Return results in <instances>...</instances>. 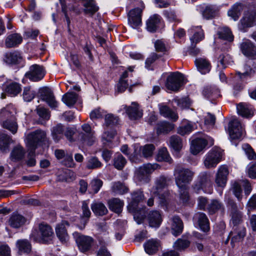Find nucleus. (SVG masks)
Wrapping results in <instances>:
<instances>
[{
	"label": "nucleus",
	"instance_id": "f257e3e1",
	"mask_svg": "<svg viewBox=\"0 0 256 256\" xmlns=\"http://www.w3.org/2000/svg\"><path fill=\"white\" fill-rule=\"evenodd\" d=\"M132 200L129 205L130 210L133 212L134 218L138 224H140L146 217L144 208H138V204L144 200L143 192L141 190L134 192L132 194Z\"/></svg>",
	"mask_w": 256,
	"mask_h": 256
},
{
	"label": "nucleus",
	"instance_id": "79ce46f5",
	"mask_svg": "<svg viewBox=\"0 0 256 256\" xmlns=\"http://www.w3.org/2000/svg\"><path fill=\"white\" fill-rule=\"evenodd\" d=\"M16 247L20 254L28 253L31 250V244L26 240H18L16 242Z\"/></svg>",
	"mask_w": 256,
	"mask_h": 256
},
{
	"label": "nucleus",
	"instance_id": "a18cd8bd",
	"mask_svg": "<svg viewBox=\"0 0 256 256\" xmlns=\"http://www.w3.org/2000/svg\"><path fill=\"white\" fill-rule=\"evenodd\" d=\"M84 13L90 16H92L98 10V7L96 6L95 2L93 0L88 1L84 4Z\"/></svg>",
	"mask_w": 256,
	"mask_h": 256
},
{
	"label": "nucleus",
	"instance_id": "a211bd4d",
	"mask_svg": "<svg viewBox=\"0 0 256 256\" xmlns=\"http://www.w3.org/2000/svg\"><path fill=\"white\" fill-rule=\"evenodd\" d=\"M207 141L202 138H196L192 141L190 146V152L196 155L202 151L207 145Z\"/></svg>",
	"mask_w": 256,
	"mask_h": 256
},
{
	"label": "nucleus",
	"instance_id": "69168bd1",
	"mask_svg": "<svg viewBox=\"0 0 256 256\" xmlns=\"http://www.w3.org/2000/svg\"><path fill=\"white\" fill-rule=\"evenodd\" d=\"M105 112L98 108L92 111L90 114V118L92 120L100 118H102Z\"/></svg>",
	"mask_w": 256,
	"mask_h": 256
},
{
	"label": "nucleus",
	"instance_id": "72a5a7b5",
	"mask_svg": "<svg viewBox=\"0 0 256 256\" xmlns=\"http://www.w3.org/2000/svg\"><path fill=\"white\" fill-rule=\"evenodd\" d=\"M254 114V110L252 106L241 103V116L246 118H251Z\"/></svg>",
	"mask_w": 256,
	"mask_h": 256
},
{
	"label": "nucleus",
	"instance_id": "9d476101",
	"mask_svg": "<svg viewBox=\"0 0 256 256\" xmlns=\"http://www.w3.org/2000/svg\"><path fill=\"white\" fill-rule=\"evenodd\" d=\"M78 248L81 252H85L88 250L93 242V238L88 236L80 235L78 232L73 233Z\"/></svg>",
	"mask_w": 256,
	"mask_h": 256
},
{
	"label": "nucleus",
	"instance_id": "ea45409f",
	"mask_svg": "<svg viewBox=\"0 0 256 256\" xmlns=\"http://www.w3.org/2000/svg\"><path fill=\"white\" fill-rule=\"evenodd\" d=\"M156 158L158 162H166L170 164L172 161L166 148H162L158 150Z\"/></svg>",
	"mask_w": 256,
	"mask_h": 256
},
{
	"label": "nucleus",
	"instance_id": "f704fd0d",
	"mask_svg": "<svg viewBox=\"0 0 256 256\" xmlns=\"http://www.w3.org/2000/svg\"><path fill=\"white\" fill-rule=\"evenodd\" d=\"M170 146L176 152H180L183 146L182 139L177 135H174L170 138Z\"/></svg>",
	"mask_w": 256,
	"mask_h": 256
},
{
	"label": "nucleus",
	"instance_id": "3c124183",
	"mask_svg": "<svg viewBox=\"0 0 256 256\" xmlns=\"http://www.w3.org/2000/svg\"><path fill=\"white\" fill-rule=\"evenodd\" d=\"M114 166L118 170H122L126 163L125 158L120 154H116L113 160Z\"/></svg>",
	"mask_w": 256,
	"mask_h": 256
},
{
	"label": "nucleus",
	"instance_id": "49530a36",
	"mask_svg": "<svg viewBox=\"0 0 256 256\" xmlns=\"http://www.w3.org/2000/svg\"><path fill=\"white\" fill-rule=\"evenodd\" d=\"M200 184L204 186L205 188L209 187L212 185L211 175L210 173L206 172H201L198 176V180Z\"/></svg>",
	"mask_w": 256,
	"mask_h": 256
},
{
	"label": "nucleus",
	"instance_id": "9b49d317",
	"mask_svg": "<svg viewBox=\"0 0 256 256\" xmlns=\"http://www.w3.org/2000/svg\"><path fill=\"white\" fill-rule=\"evenodd\" d=\"M40 238L38 240L42 243H50L54 238V232L52 228L44 224H41L39 226Z\"/></svg>",
	"mask_w": 256,
	"mask_h": 256
},
{
	"label": "nucleus",
	"instance_id": "a878e982",
	"mask_svg": "<svg viewBox=\"0 0 256 256\" xmlns=\"http://www.w3.org/2000/svg\"><path fill=\"white\" fill-rule=\"evenodd\" d=\"M42 99L46 101L49 106L52 108H56L58 106V102L55 100L54 96L52 92L48 88H45L42 94Z\"/></svg>",
	"mask_w": 256,
	"mask_h": 256
},
{
	"label": "nucleus",
	"instance_id": "c03bdc74",
	"mask_svg": "<svg viewBox=\"0 0 256 256\" xmlns=\"http://www.w3.org/2000/svg\"><path fill=\"white\" fill-rule=\"evenodd\" d=\"M218 10V8L216 6L214 8L212 6H206L202 10V14L204 18L210 19L216 16Z\"/></svg>",
	"mask_w": 256,
	"mask_h": 256
},
{
	"label": "nucleus",
	"instance_id": "58836bf2",
	"mask_svg": "<svg viewBox=\"0 0 256 256\" xmlns=\"http://www.w3.org/2000/svg\"><path fill=\"white\" fill-rule=\"evenodd\" d=\"M158 246L159 242L156 240H149L144 245L146 252L149 254L155 253L158 250Z\"/></svg>",
	"mask_w": 256,
	"mask_h": 256
},
{
	"label": "nucleus",
	"instance_id": "8fccbe9b",
	"mask_svg": "<svg viewBox=\"0 0 256 256\" xmlns=\"http://www.w3.org/2000/svg\"><path fill=\"white\" fill-rule=\"evenodd\" d=\"M20 85L16 82H12L6 86L5 90L9 94L12 96L17 95L20 91Z\"/></svg>",
	"mask_w": 256,
	"mask_h": 256
},
{
	"label": "nucleus",
	"instance_id": "4c0bfd02",
	"mask_svg": "<svg viewBox=\"0 0 256 256\" xmlns=\"http://www.w3.org/2000/svg\"><path fill=\"white\" fill-rule=\"evenodd\" d=\"M24 154V148L20 146H16L13 148L10 158L12 160L18 161L23 158Z\"/></svg>",
	"mask_w": 256,
	"mask_h": 256
},
{
	"label": "nucleus",
	"instance_id": "a19ab883",
	"mask_svg": "<svg viewBox=\"0 0 256 256\" xmlns=\"http://www.w3.org/2000/svg\"><path fill=\"white\" fill-rule=\"evenodd\" d=\"M77 100L78 95L74 92H68L62 98V101L68 106H72Z\"/></svg>",
	"mask_w": 256,
	"mask_h": 256
},
{
	"label": "nucleus",
	"instance_id": "4468645a",
	"mask_svg": "<svg viewBox=\"0 0 256 256\" xmlns=\"http://www.w3.org/2000/svg\"><path fill=\"white\" fill-rule=\"evenodd\" d=\"M142 10L136 8L130 11L128 14V21L130 26L136 28L142 24L141 14Z\"/></svg>",
	"mask_w": 256,
	"mask_h": 256
},
{
	"label": "nucleus",
	"instance_id": "cd10ccee",
	"mask_svg": "<svg viewBox=\"0 0 256 256\" xmlns=\"http://www.w3.org/2000/svg\"><path fill=\"white\" fill-rule=\"evenodd\" d=\"M22 40V36L18 34L9 35L6 40L5 44L7 48H12L20 44Z\"/></svg>",
	"mask_w": 256,
	"mask_h": 256
},
{
	"label": "nucleus",
	"instance_id": "bb28decb",
	"mask_svg": "<svg viewBox=\"0 0 256 256\" xmlns=\"http://www.w3.org/2000/svg\"><path fill=\"white\" fill-rule=\"evenodd\" d=\"M159 110L161 115L165 118L170 119L174 122L177 120L178 118V114L171 110L166 106L160 104Z\"/></svg>",
	"mask_w": 256,
	"mask_h": 256
},
{
	"label": "nucleus",
	"instance_id": "864d4df0",
	"mask_svg": "<svg viewBox=\"0 0 256 256\" xmlns=\"http://www.w3.org/2000/svg\"><path fill=\"white\" fill-rule=\"evenodd\" d=\"M240 12V4L236 3L232 8L228 11V16L231 17L234 21L237 20L239 18Z\"/></svg>",
	"mask_w": 256,
	"mask_h": 256
},
{
	"label": "nucleus",
	"instance_id": "dca6fc26",
	"mask_svg": "<svg viewBox=\"0 0 256 256\" xmlns=\"http://www.w3.org/2000/svg\"><path fill=\"white\" fill-rule=\"evenodd\" d=\"M66 226H68V223L66 221H62L56 227V236L62 242H66L69 239Z\"/></svg>",
	"mask_w": 256,
	"mask_h": 256
},
{
	"label": "nucleus",
	"instance_id": "c9c22d12",
	"mask_svg": "<svg viewBox=\"0 0 256 256\" xmlns=\"http://www.w3.org/2000/svg\"><path fill=\"white\" fill-rule=\"evenodd\" d=\"M91 208L94 214L98 216H104L108 212L104 204L100 202H94L91 204Z\"/></svg>",
	"mask_w": 256,
	"mask_h": 256
},
{
	"label": "nucleus",
	"instance_id": "412c9836",
	"mask_svg": "<svg viewBox=\"0 0 256 256\" xmlns=\"http://www.w3.org/2000/svg\"><path fill=\"white\" fill-rule=\"evenodd\" d=\"M172 234L176 236L182 232L184 226L182 220L178 216H174L170 219Z\"/></svg>",
	"mask_w": 256,
	"mask_h": 256
},
{
	"label": "nucleus",
	"instance_id": "774afa93",
	"mask_svg": "<svg viewBox=\"0 0 256 256\" xmlns=\"http://www.w3.org/2000/svg\"><path fill=\"white\" fill-rule=\"evenodd\" d=\"M255 18V16L252 14H250L248 16H244L243 18L242 22V23L245 26H252L254 21Z\"/></svg>",
	"mask_w": 256,
	"mask_h": 256
},
{
	"label": "nucleus",
	"instance_id": "0eeeda50",
	"mask_svg": "<svg viewBox=\"0 0 256 256\" xmlns=\"http://www.w3.org/2000/svg\"><path fill=\"white\" fill-rule=\"evenodd\" d=\"M155 150L154 146L152 144H148L140 147H134V151L132 154L130 156V160L138 162L140 160L142 156L148 158L151 157Z\"/></svg>",
	"mask_w": 256,
	"mask_h": 256
},
{
	"label": "nucleus",
	"instance_id": "603ef678",
	"mask_svg": "<svg viewBox=\"0 0 256 256\" xmlns=\"http://www.w3.org/2000/svg\"><path fill=\"white\" fill-rule=\"evenodd\" d=\"M102 164L96 156H91L88 158L86 166L88 169H97L102 167Z\"/></svg>",
	"mask_w": 256,
	"mask_h": 256
},
{
	"label": "nucleus",
	"instance_id": "ddd939ff",
	"mask_svg": "<svg viewBox=\"0 0 256 256\" xmlns=\"http://www.w3.org/2000/svg\"><path fill=\"white\" fill-rule=\"evenodd\" d=\"M45 72L42 66L38 64L32 65L29 71L26 74L28 78L34 82L41 80L44 76Z\"/></svg>",
	"mask_w": 256,
	"mask_h": 256
},
{
	"label": "nucleus",
	"instance_id": "7c9ffc66",
	"mask_svg": "<svg viewBox=\"0 0 256 256\" xmlns=\"http://www.w3.org/2000/svg\"><path fill=\"white\" fill-rule=\"evenodd\" d=\"M194 130L192 123L186 120H182V125L178 128L177 132L181 136H184L190 133Z\"/></svg>",
	"mask_w": 256,
	"mask_h": 256
},
{
	"label": "nucleus",
	"instance_id": "5701e85b",
	"mask_svg": "<svg viewBox=\"0 0 256 256\" xmlns=\"http://www.w3.org/2000/svg\"><path fill=\"white\" fill-rule=\"evenodd\" d=\"M149 226L152 228H158L162 222L160 214L158 211L153 210L148 216Z\"/></svg>",
	"mask_w": 256,
	"mask_h": 256
},
{
	"label": "nucleus",
	"instance_id": "09e8293b",
	"mask_svg": "<svg viewBox=\"0 0 256 256\" xmlns=\"http://www.w3.org/2000/svg\"><path fill=\"white\" fill-rule=\"evenodd\" d=\"M12 142V140L10 136L4 134H0V150L2 152L7 150Z\"/></svg>",
	"mask_w": 256,
	"mask_h": 256
},
{
	"label": "nucleus",
	"instance_id": "473e14b6",
	"mask_svg": "<svg viewBox=\"0 0 256 256\" xmlns=\"http://www.w3.org/2000/svg\"><path fill=\"white\" fill-rule=\"evenodd\" d=\"M108 204L109 208L111 210L118 214L122 212L124 202L119 198H114L108 201Z\"/></svg>",
	"mask_w": 256,
	"mask_h": 256
},
{
	"label": "nucleus",
	"instance_id": "f3484780",
	"mask_svg": "<svg viewBox=\"0 0 256 256\" xmlns=\"http://www.w3.org/2000/svg\"><path fill=\"white\" fill-rule=\"evenodd\" d=\"M124 108L131 120H136L142 116V111L140 109L138 104L135 102H132V105L129 107L124 106Z\"/></svg>",
	"mask_w": 256,
	"mask_h": 256
},
{
	"label": "nucleus",
	"instance_id": "1a4fd4ad",
	"mask_svg": "<svg viewBox=\"0 0 256 256\" xmlns=\"http://www.w3.org/2000/svg\"><path fill=\"white\" fill-rule=\"evenodd\" d=\"M240 122L238 119L232 120L229 124L228 131V132L230 139L233 144L238 146L240 142Z\"/></svg>",
	"mask_w": 256,
	"mask_h": 256
},
{
	"label": "nucleus",
	"instance_id": "aec40b11",
	"mask_svg": "<svg viewBox=\"0 0 256 256\" xmlns=\"http://www.w3.org/2000/svg\"><path fill=\"white\" fill-rule=\"evenodd\" d=\"M194 220L197 222L200 228L204 232L208 231L210 229L209 221L204 213L196 214L194 216Z\"/></svg>",
	"mask_w": 256,
	"mask_h": 256
},
{
	"label": "nucleus",
	"instance_id": "7ed1b4c3",
	"mask_svg": "<svg viewBox=\"0 0 256 256\" xmlns=\"http://www.w3.org/2000/svg\"><path fill=\"white\" fill-rule=\"evenodd\" d=\"M16 114V109L12 105L8 106L0 112V116L6 118L3 123L4 128L9 130L13 134L16 132L18 127L16 121L15 115Z\"/></svg>",
	"mask_w": 256,
	"mask_h": 256
},
{
	"label": "nucleus",
	"instance_id": "2eb2a0df",
	"mask_svg": "<svg viewBox=\"0 0 256 256\" xmlns=\"http://www.w3.org/2000/svg\"><path fill=\"white\" fill-rule=\"evenodd\" d=\"M188 32L192 35L190 37L192 46H195L197 43L202 41L204 38V32L201 26H192L188 30Z\"/></svg>",
	"mask_w": 256,
	"mask_h": 256
},
{
	"label": "nucleus",
	"instance_id": "bf43d9fd",
	"mask_svg": "<svg viewBox=\"0 0 256 256\" xmlns=\"http://www.w3.org/2000/svg\"><path fill=\"white\" fill-rule=\"evenodd\" d=\"M103 184L102 181L100 179H94L90 183L91 192L96 194L100 190Z\"/></svg>",
	"mask_w": 256,
	"mask_h": 256
},
{
	"label": "nucleus",
	"instance_id": "6e6d98bb",
	"mask_svg": "<svg viewBox=\"0 0 256 256\" xmlns=\"http://www.w3.org/2000/svg\"><path fill=\"white\" fill-rule=\"evenodd\" d=\"M64 132V127L61 124H58L53 128L52 130V136L54 140L56 142H58L62 137Z\"/></svg>",
	"mask_w": 256,
	"mask_h": 256
},
{
	"label": "nucleus",
	"instance_id": "c756f323",
	"mask_svg": "<svg viewBox=\"0 0 256 256\" xmlns=\"http://www.w3.org/2000/svg\"><path fill=\"white\" fill-rule=\"evenodd\" d=\"M25 218L18 214H13L9 219L10 225L14 228H18L22 226L25 222Z\"/></svg>",
	"mask_w": 256,
	"mask_h": 256
},
{
	"label": "nucleus",
	"instance_id": "0e129e2a",
	"mask_svg": "<svg viewBox=\"0 0 256 256\" xmlns=\"http://www.w3.org/2000/svg\"><path fill=\"white\" fill-rule=\"evenodd\" d=\"M248 176L252 179L256 178V162L248 164L246 170Z\"/></svg>",
	"mask_w": 256,
	"mask_h": 256
},
{
	"label": "nucleus",
	"instance_id": "f03ea898",
	"mask_svg": "<svg viewBox=\"0 0 256 256\" xmlns=\"http://www.w3.org/2000/svg\"><path fill=\"white\" fill-rule=\"evenodd\" d=\"M46 140V132L44 130H37L28 134L24 141L28 148L34 154L38 146L44 144Z\"/></svg>",
	"mask_w": 256,
	"mask_h": 256
},
{
	"label": "nucleus",
	"instance_id": "b1692460",
	"mask_svg": "<svg viewBox=\"0 0 256 256\" xmlns=\"http://www.w3.org/2000/svg\"><path fill=\"white\" fill-rule=\"evenodd\" d=\"M174 128V124L166 121L159 122L156 126V133L158 134H168Z\"/></svg>",
	"mask_w": 256,
	"mask_h": 256
},
{
	"label": "nucleus",
	"instance_id": "37998d69",
	"mask_svg": "<svg viewBox=\"0 0 256 256\" xmlns=\"http://www.w3.org/2000/svg\"><path fill=\"white\" fill-rule=\"evenodd\" d=\"M203 95L206 98L214 100L219 96L218 90L211 86H207L204 88Z\"/></svg>",
	"mask_w": 256,
	"mask_h": 256
},
{
	"label": "nucleus",
	"instance_id": "4d7b16f0",
	"mask_svg": "<svg viewBox=\"0 0 256 256\" xmlns=\"http://www.w3.org/2000/svg\"><path fill=\"white\" fill-rule=\"evenodd\" d=\"M242 149L248 159H256V154L250 144H242Z\"/></svg>",
	"mask_w": 256,
	"mask_h": 256
},
{
	"label": "nucleus",
	"instance_id": "423d86ee",
	"mask_svg": "<svg viewBox=\"0 0 256 256\" xmlns=\"http://www.w3.org/2000/svg\"><path fill=\"white\" fill-rule=\"evenodd\" d=\"M224 155V150L220 148L214 147L210 150L204 156L203 164L207 168L216 167L220 162Z\"/></svg>",
	"mask_w": 256,
	"mask_h": 256
},
{
	"label": "nucleus",
	"instance_id": "4be33fe9",
	"mask_svg": "<svg viewBox=\"0 0 256 256\" xmlns=\"http://www.w3.org/2000/svg\"><path fill=\"white\" fill-rule=\"evenodd\" d=\"M195 64L198 70L203 74L209 72L211 69L210 63L205 58H196L195 60Z\"/></svg>",
	"mask_w": 256,
	"mask_h": 256
},
{
	"label": "nucleus",
	"instance_id": "20e7f679",
	"mask_svg": "<svg viewBox=\"0 0 256 256\" xmlns=\"http://www.w3.org/2000/svg\"><path fill=\"white\" fill-rule=\"evenodd\" d=\"M194 172L188 168L177 166L174 170V176L176 186L178 188L188 187L192 181Z\"/></svg>",
	"mask_w": 256,
	"mask_h": 256
},
{
	"label": "nucleus",
	"instance_id": "f8f14e48",
	"mask_svg": "<svg viewBox=\"0 0 256 256\" xmlns=\"http://www.w3.org/2000/svg\"><path fill=\"white\" fill-rule=\"evenodd\" d=\"M160 166L157 164H147L140 167L136 171L138 178L140 181L146 182L148 174L152 173L155 170L159 168Z\"/></svg>",
	"mask_w": 256,
	"mask_h": 256
},
{
	"label": "nucleus",
	"instance_id": "39448f33",
	"mask_svg": "<svg viewBox=\"0 0 256 256\" xmlns=\"http://www.w3.org/2000/svg\"><path fill=\"white\" fill-rule=\"evenodd\" d=\"M118 118L112 114H108L105 116L104 124V132L102 136L103 144H106L108 142L112 141L116 134V132L112 127L118 124Z\"/></svg>",
	"mask_w": 256,
	"mask_h": 256
},
{
	"label": "nucleus",
	"instance_id": "13d9d810",
	"mask_svg": "<svg viewBox=\"0 0 256 256\" xmlns=\"http://www.w3.org/2000/svg\"><path fill=\"white\" fill-rule=\"evenodd\" d=\"M112 189L113 192L118 194H123L128 191L126 186L120 182H114Z\"/></svg>",
	"mask_w": 256,
	"mask_h": 256
},
{
	"label": "nucleus",
	"instance_id": "6e6552de",
	"mask_svg": "<svg viewBox=\"0 0 256 256\" xmlns=\"http://www.w3.org/2000/svg\"><path fill=\"white\" fill-rule=\"evenodd\" d=\"M184 76L179 72H172L168 76L166 82V88L172 91H178L184 84Z\"/></svg>",
	"mask_w": 256,
	"mask_h": 256
},
{
	"label": "nucleus",
	"instance_id": "5fc2aeb1",
	"mask_svg": "<svg viewBox=\"0 0 256 256\" xmlns=\"http://www.w3.org/2000/svg\"><path fill=\"white\" fill-rule=\"evenodd\" d=\"M224 208L222 204L218 200H213L208 205V210L210 214L215 213L217 210Z\"/></svg>",
	"mask_w": 256,
	"mask_h": 256
},
{
	"label": "nucleus",
	"instance_id": "6ab92c4d",
	"mask_svg": "<svg viewBox=\"0 0 256 256\" xmlns=\"http://www.w3.org/2000/svg\"><path fill=\"white\" fill-rule=\"evenodd\" d=\"M161 23V17L157 14H154L150 16L146 21V28L150 32H155Z\"/></svg>",
	"mask_w": 256,
	"mask_h": 256
},
{
	"label": "nucleus",
	"instance_id": "680f3d73",
	"mask_svg": "<svg viewBox=\"0 0 256 256\" xmlns=\"http://www.w3.org/2000/svg\"><path fill=\"white\" fill-rule=\"evenodd\" d=\"M22 96L24 100L28 102L34 98L35 92L31 90L30 87L27 86L24 88Z\"/></svg>",
	"mask_w": 256,
	"mask_h": 256
},
{
	"label": "nucleus",
	"instance_id": "2f4dec72",
	"mask_svg": "<svg viewBox=\"0 0 256 256\" xmlns=\"http://www.w3.org/2000/svg\"><path fill=\"white\" fill-rule=\"evenodd\" d=\"M242 49V53L246 56L253 57L256 56V46L250 41L244 42Z\"/></svg>",
	"mask_w": 256,
	"mask_h": 256
},
{
	"label": "nucleus",
	"instance_id": "de8ad7c7",
	"mask_svg": "<svg viewBox=\"0 0 256 256\" xmlns=\"http://www.w3.org/2000/svg\"><path fill=\"white\" fill-rule=\"evenodd\" d=\"M190 241L183 238L178 239L174 244L173 247L176 250H183L188 248L190 244Z\"/></svg>",
	"mask_w": 256,
	"mask_h": 256
},
{
	"label": "nucleus",
	"instance_id": "e433bc0d",
	"mask_svg": "<svg viewBox=\"0 0 256 256\" xmlns=\"http://www.w3.org/2000/svg\"><path fill=\"white\" fill-rule=\"evenodd\" d=\"M217 34L220 39L226 40L229 42L233 40L234 36L230 30L227 27L220 28Z\"/></svg>",
	"mask_w": 256,
	"mask_h": 256
},
{
	"label": "nucleus",
	"instance_id": "338daca9",
	"mask_svg": "<svg viewBox=\"0 0 256 256\" xmlns=\"http://www.w3.org/2000/svg\"><path fill=\"white\" fill-rule=\"evenodd\" d=\"M228 167L226 165H221L218 168L216 175L224 178H228Z\"/></svg>",
	"mask_w": 256,
	"mask_h": 256
},
{
	"label": "nucleus",
	"instance_id": "393cba45",
	"mask_svg": "<svg viewBox=\"0 0 256 256\" xmlns=\"http://www.w3.org/2000/svg\"><path fill=\"white\" fill-rule=\"evenodd\" d=\"M168 186V180L164 176H160L158 178L155 182V186L151 190L152 194H158L162 189Z\"/></svg>",
	"mask_w": 256,
	"mask_h": 256
},
{
	"label": "nucleus",
	"instance_id": "e2e57ef3",
	"mask_svg": "<svg viewBox=\"0 0 256 256\" xmlns=\"http://www.w3.org/2000/svg\"><path fill=\"white\" fill-rule=\"evenodd\" d=\"M180 198L184 204L187 203L190 200L188 187L179 188Z\"/></svg>",
	"mask_w": 256,
	"mask_h": 256
},
{
	"label": "nucleus",
	"instance_id": "c85d7f7f",
	"mask_svg": "<svg viewBox=\"0 0 256 256\" xmlns=\"http://www.w3.org/2000/svg\"><path fill=\"white\" fill-rule=\"evenodd\" d=\"M82 130L86 134V137L84 138V142L89 146L92 144L95 140L94 136V132L92 130L90 126L86 124H84L82 126Z\"/></svg>",
	"mask_w": 256,
	"mask_h": 256
},
{
	"label": "nucleus",
	"instance_id": "052dcab7",
	"mask_svg": "<svg viewBox=\"0 0 256 256\" xmlns=\"http://www.w3.org/2000/svg\"><path fill=\"white\" fill-rule=\"evenodd\" d=\"M231 187L230 191L238 198H240V182L238 180H233L231 182Z\"/></svg>",
	"mask_w": 256,
	"mask_h": 256
}]
</instances>
